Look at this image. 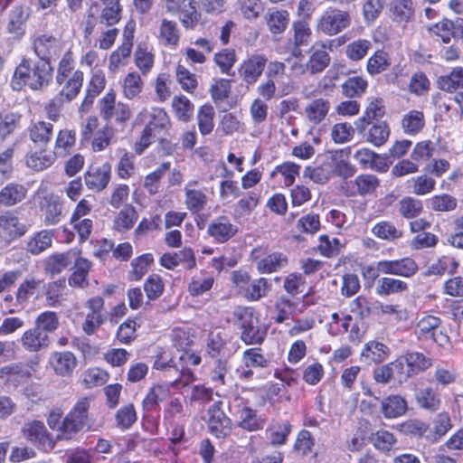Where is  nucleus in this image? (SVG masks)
I'll use <instances>...</instances> for the list:
<instances>
[{
	"label": "nucleus",
	"mask_w": 463,
	"mask_h": 463,
	"mask_svg": "<svg viewBox=\"0 0 463 463\" xmlns=\"http://www.w3.org/2000/svg\"><path fill=\"white\" fill-rule=\"evenodd\" d=\"M52 74L53 69L48 61L23 58L14 70L10 84L16 91L24 87L42 90L51 83Z\"/></svg>",
	"instance_id": "f257e3e1"
},
{
	"label": "nucleus",
	"mask_w": 463,
	"mask_h": 463,
	"mask_svg": "<svg viewBox=\"0 0 463 463\" xmlns=\"http://www.w3.org/2000/svg\"><path fill=\"white\" fill-rule=\"evenodd\" d=\"M90 405V402L87 397L80 398L74 404L61 421L59 437L71 439L77 433L91 429L93 421L89 413Z\"/></svg>",
	"instance_id": "f03ea898"
},
{
	"label": "nucleus",
	"mask_w": 463,
	"mask_h": 463,
	"mask_svg": "<svg viewBox=\"0 0 463 463\" xmlns=\"http://www.w3.org/2000/svg\"><path fill=\"white\" fill-rule=\"evenodd\" d=\"M235 324L241 330V339L246 345H260L263 343L267 330L261 328L260 320L253 311L247 307H237L233 311Z\"/></svg>",
	"instance_id": "7ed1b4c3"
},
{
	"label": "nucleus",
	"mask_w": 463,
	"mask_h": 463,
	"mask_svg": "<svg viewBox=\"0 0 463 463\" xmlns=\"http://www.w3.org/2000/svg\"><path fill=\"white\" fill-rule=\"evenodd\" d=\"M30 226L28 222L16 211L7 210L0 213V238L7 243L23 237Z\"/></svg>",
	"instance_id": "20e7f679"
},
{
	"label": "nucleus",
	"mask_w": 463,
	"mask_h": 463,
	"mask_svg": "<svg viewBox=\"0 0 463 463\" xmlns=\"http://www.w3.org/2000/svg\"><path fill=\"white\" fill-rule=\"evenodd\" d=\"M418 264L411 258H402L394 260H381L376 263V268H368L367 274L375 279L379 273L391 274L404 278H411L417 273Z\"/></svg>",
	"instance_id": "39448f33"
},
{
	"label": "nucleus",
	"mask_w": 463,
	"mask_h": 463,
	"mask_svg": "<svg viewBox=\"0 0 463 463\" xmlns=\"http://www.w3.org/2000/svg\"><path fill=\"white\" fill-rule=\"evenodd\" d=\"M170 124L168 115L162 109H153L150 114V120L145 127L139 146H142L140 150H137L141 154L143 150L156 140V137L165 136L167 128Z\"/></svg>",
	"instance_id": "423d86ee"
},
{
	"label": "nucleus",
	"mask_w": 463,
	"mask_h": 463,
	"mask_svg": "<svg viewBox=\"0 0 463 463\" xmlns=\"http://www.w3.org/2000/svg\"><path fill=\"white\" fill-rule=\"evenodd\" d=\"M99 112L103 119L109 122L111 119L118 124L124 125L131 117V110L128 105L116 103V95L111 90L108 92L99 101Z\"/></svg>",
	"instance_id": "0eeeda50"
},
{
	"label": "nucleus",
	"mask_w": 463,
	"mask_h": 463,
	"mask_svg": "<svg viewBox=\"0 0 463 463\" xmlns=\"http://www.w3.org/2000/svg\"><path fill=\"white\" fill-rule=\"evenodd\" d=\"M351 24V17L345 11L329 9L320 17L317 29L326 35H335L346 29Z\"/></svg>",
	"instance_id": "6e6552de"
},
{
	"label": "nucleus",
	"mask_w": 463,
	"mask_h": 463,
	"mask_svg": "<svg viewBox=\"0 0 463 463\" xmlns=\"http://www.w3.org/2000/svg\"><path fill=\"white\" fill-rule=\"evenodd\" d=\"M24 437L31 443L44 451L54 448L52 434L48 432L44 423L41 420L25 422L22 428Z\"/></svg>",
	"instance_id": "1a4fd4ad"
},
{
	"label": "nucleus",
	"mask_w": 463,
	"mask_h": 463,
	"mask_svg": "<svg viewBox=\"0 0 463 463\" xmlns=\"http://www.w3.org/2000/svg\"><path fill=\"white\" fill-rule=\"evenodd\" d=\"M33 49L38 60L51 63L52 59L57 58L61 51V41L52 34L37 35L33 42Z\"/></svg>",
	"instance_id": "9d476101"
},
{
	"label": "nucleus",
	"mask_w": 463,
	"mask_h": 463,
	"mask_svg": "<svg viewBox=\"0 0 463 463\" xmlns=\"http://www.w3.org/2000/svg\"><path fill=\"white\" fill-rule=\"evenodd\" d=\"M317 165L307 166L303 176L313 180L317 184L326 183L334 174V152H327L317 157Z\"/></svg>",
	"instance_id": "9b49d317"
},
{
	"label": "nucleus",
	"mask_w": 463,
	"mask_h": 463,
	"mask_svg": "<svg viewBox=\"0 0 463 463\" xmlns=\"http://www.w3.org/2000/svg\"><path fill=\"white\" fill-rule=\"evenodd\" d=\"M222 405V402H216L208 410V427L217 438H225L232 430V420L224 413Z\"/></svg>",
	"instance_id": "f8f14e48"
},
{
	"label": "nucleus",
	"mask_w": 463,
	"mask_h": 463,
	"mask_svg": "<svg viewBox=\"0 0 463 463\" xmlns=\"http://www.w3.org/2000/svg\"><path fill=\"white\" fill-rule=\"evenodd\" d=\"M380 185L379 178L371 174H362L354 181L345 182L342 188L348 196L373 194Z\"/></svg>",
	"instance_id": "ddd939ff"
},
{
	"label": "nucleus",
	"mask_w": 463,
	"mask_h": 463,
	"mask_svg": "<svg viewBox=\"0 0 463 463\" xmlns=\"http://www.w3.org/2000/svg\"><path fill=\"white\" fill-rule=\"evenodd\" d=\"M266 64L267 59L264 55H252L241 64L239 75L247 85H253L261 76Z\"/></svg>",
	"instance_id": "4468645a"
},
{
	"label": "nucleus",
	"mask_w": 463,
	"mask_h": 463,
	"mask_svg": "<svg viewBox=\"0 0 463 463\" xmlns=\"http://www.w3.org/2000/svg\"><path fill=\"white\" fill-rule=\"evenodd\" d=\"M56 152L48 147H34L26 154V165L33 171L41 172L54 164Z\"/></svg>",
	"instance_id": "2eb2a0df"
},
{
	"label": "nucleus",
	"mask_w": 463,
	"mask_h": 463,
	"mask_svg": "<svg viewBox=\"0 0 463 463\" xmlns=\"http://www.w3.org/2000/svg\"><path fill=\"white\" fill-rule=\"evenodd\" d=\"M31 15V9L27 5L15 6L9 14L7 31L15 38L20 39L25 34L26 22Z\"/></svg>",
	"instance_id": "dca6fc26"
},
{
	"label": "nucleus",
	"mask_w": 463,
	"mask_h": 463,
	"mask_svg": "<svg viewBox=\"0 0 463 463\" xmlns=\"http://www.w3.org/2000/svg\"><path fill=\"white\" fill-rule=\"evenodd\" d=\"M111 167L109 164H103L99 167L90 168L85 174L87 187L94 192H99L107 187L110 180Z\"/></svg>",
	"instance_id": "f3484780"
},
{
	"label": "nucleus",
	"mask_w": 463,
	"mask_h": 463,
	"mask_svg": "<svg viewBox=\"0 0 463 463\" xmlns=\"http://www.w3.org/2000/svg\"><path fill=\"white\" fill-rule=\"evenodd\" d=\"M44 204V223L46 225H55L59 223L63 217L62 200L54 194H46L43 197Z\"/></svg>",
	"instance_id": "a211bd4d"
},
{
	"label": "nucleus",
	"mask_w": 463,
	"mask_h": 463,
	"mask_svg": "<svg viewBox=\"0 0 463 463\" xmlns=\"http://www.w3.org/2000/svg\"><path fill=\"white\" fill-rule=\"evenodd\" d=\"M237 227L232 224L226 216H220L209 226L207 232L219 242H226L237 232Z\"/></svg>",
	"instance_id": "6ab92c4d"
},
{
	"label": "nucleus",
	"mask_w": 463,
	"mask_h": 463,
	"mask_svg": "<svg viewBox=\"0 0 463 463\" xmlns=\"http://www.w3.org/2000/svg\"><path fill=\"white\" fill-rule=\"evenodd\" d=\"M407 365V375L415 376L431 367L432 359L418 351H408L403 354Z\"/></svg>",
	"instance_id": "aec40b11"
},
{
	"label": "nucleus",
	"mask_w": 463,
	"mask_h": 463,
	"mask_svg": "<svg viewBox=\"0 0 463 463\" xmlns=\"http://www.w3.org/2000/svg\"><path fill=\"white\" fill-rule=\"evenodd\" d=\"M29 137L34 147H47L53 134V125L51 122L38 121L28 129Z\"/></svg>",
	"instance_id": "412c9836"
},
{
	"label": "nucleus",
	"mask_w": 463,
	"mask_h": 463,
	"mask_svg": "<svg viewBox=\"0 0 463 463\" xmlns=\"http://www.w3.org/2000/svg\"><path fill=\"white\" fill-rule=\"evenodd\" d=\"M21 343L24 348L29 352H38L43 348H46L50 344L49 335L44 332H41L35 326L25 331L22 337Z\"/></svg>",
	"instance_id": "4be33fe9"
},
{
	"label": "nucleus",
	"mask_w": 463,
	"mask_h": 463,
	"mask_svg": "<svg viewBox=\"0 0 463 463\" xmlns=\"http://www.w3.org/2000/svg\"><path fill=\"white\" fill-rule=\"evenodd\" d=\"M407 410V402L400 395H390L381 402V411L386 419L401 417Z\"/></svg>",
	"instance_id": "5701e85b"
},
{
	"label": "nucleus",
	"mask_w": 463,
	"mask_h": 463,
	"mask_svg": "<svg viewBox=\"0 0 463 463\" xmlns=\"http://www.w3.org/2000/svg\"><path fill=\"white\" fill-rule=\"evenodd\" d=\"M50 363L55 373L62 376L71 375L77 364L75 355L69 351L53 353Z\"/></svg>",
	"instance_id": "b1692460"
},
{
	"label": "nucleus",
	"mask_w": 463,
	"mask_h": 463,
	"mask_svg": "<svg viewBox=\"0 0 463 463\" xmlns=\"http://www.w3.org/2000/svg\"><path fill=\"white\" fill-rule=\"evenodd\" d=\"M390 16L395 23H409L414 15L412 0H391L389 4Z\"/></svg>",
	"instance_id": "393cba45"
},
{
	"label": "nucleus",
	"mask_w": 463,
	"mask_h": 463,
	"mask_svg": "<svg viewBox=\"0 0 463 463\" xmlns=\"http://www.w3.org/2000/svg\"><path fill=\"white\" fill-rule=\"evenodd\" d=\"M324 47V45L317 47V45L313 44L309 50L310 56L306 67L311 74L322 72L330 63L331 57L329 53L323 49Z\"/></svg>",
	"instance_id": "a878e982"
},
{
	"label": "nucleus",
	"mask_w": 463,
	"mask_h": 463,
	"mask_svg": "<svg viewBox=\"0 0 463 463\" xmlns=\"http://www.w3.org/2000/svg\"><path fill=\"white\" fill-rule=\"evenodd\" d=\"M368 80L360 75L348 76L341 84L342 94L348 99L361 98L367 90Z\"/></svg>",
	"instance_id": "bb28decb"
},
{
	"label": "nucleus",
	"mask_w": 463,
	"mask_h": 463,
	"mask_svg": "<svg viewBox=\"0 0 463 463\" xmlns=\"http://www.w3.org/2000/svg\"><path fill=\"white\" fill-rule=\"evenodd\" d=\"M389 354L390 348L386 345L378 341H370L364 346L361 356L367 364H379L386 360Z\"/></svg>",
	"instance_id": "cd10ccee"
},
{
	"label": "nucleus",
	"mask_w": 463,
	"mask_h": 463,
	"mask_svg": "<svg viewBox=\"0 0 463 463\" xmlns=\"http://www.w3.org/2000/svg\"><path fill=\"white\" fill-rule=\"evenodd\" d=\"M440 324V318L434 316H427L418 322L416 334L420 339H432L434 342H438L437 333L439 332L441 335L439 330Z\"/></svg>",
	"instance_id": "c85d7f7f"
},
{
	"label": "nucleus",
	"mask_w": 463,
	"mask_h": 463,
	"mask_svg": "<svg viewBox=\"0 0 463 463\" xmlns=\"http://www.w3.org/2000/svg\"><path fill=\"white\" fill-rule=\"evenodd\" d=\"M438 88L446 92H454L463 89V68L456 67L447 74L441 75L437 80Z\"/></svg>",
	"instance_id": "c756f323"
},
{
	"label": "nucleus",
	"mask_w": 463,
	"mask_h": 463,
	"mask_svg": "<svg viewBox=\"0 0 463 463\" xmlns=\"http://www.w3.org/2000/svg\"><path fill=\"white\" fill-rule=\"evenodd\" d=\"M26 196V189L19 184L9 183L0 191V204L6 207L22 202Z\"/></svg>",
	"instance_id": "7c9ffc66"
},
{
	"label": "nucleus",
	"mask_w": 463,
	"mask_h": 463,
	"mask_svg": "<svg viewBox=\"0 0 463 463\" xmlns=\"http://www.w3.org/2000/svg\"><path fill=\"white\" fill-rule=\"evenodd\" d=\"M452 428V423L449 413L440 412L438 413L432 421V429L428 431L426 435L427 439L437 442L443 436L447 434V432Z\"/></svg>",
	"instance_id": "2f4dec72"
},
{
	"label": "nucleus",
	"mask_w": 463,
	"mask_h": 463,
	"mask_svg": "<svg viewBox=\"0 0 463 463\" xmlns=\"http://www.w3.org/2000/svg\"><path fill=\"white\" fill-rule=\"evenodd\" d=\"M425 126V117L422 111L412 109L404 114L402 120V128L404 133L416 136Z\"/></svg>",
	"instance_id": "473e14b6"
},
{
	"label": "nucleus",
	"mask_w": 463,
	"mask_h": 463,
	"mask_svg": "<svg viewBox=\"0 0 463 463\" xmlns=\"http://www.w3.org/2000/svg\"><path fill=\"white\" fill-rule=\"evenodd\" d=\"M330 109V102L327 99L319 98L312 100L305 109L307 118L313 124L317 125L325 119Z\"/></svg>",
	"instance_id": "72a5a7b5"
},
{
	"label": "nucleus",
	"mask_w": 463,
	"mask_h": 463,
	"mask_svg": "<svg viewBox=\"0 0 463 463\" xmlns=\"http://www.w3.org/2000/svg\"><path fill=\"white\" fill-rule=\"evenodd\" d=\"M53 232L43 230L36 232L26 244V250L33 255H38L52 246Z\"/></svg>",
	"instance_id": "f704fd0d"
},
{
	"label": "nucleus",
	"mask_w": 463,
	"mask_h": 463,
	"mask_svg": "<svg viewBox=\"0 0 463 463\" xmlns=\"http://www.w3.org/2000/svg\"><path fill=\"white\" fill-rule=\"evenodd\" d=\"M265 420L258 415L257 411L249 407H243L239 411V426L249 431L261 430Z\"/></svg>",
	"instance_id": "c9c22d12"
},
{
	"label": "nucleus",
	"mask_w": 463,
	"mask_h": 463,
	"mask_svg": "<svg viewBox=\"0 0 463 463\" xmlns=\"http://www.w3.org/2000/svg\"><path fill=\"white\" fill-rule=\"evenodd\" d=\"M91 263L83 258H78L74 264V272L69 278V285L71 287L85 288L88 286L87 276Z\"/></svg>",
	"instance_id": "e433bc0d"
},
{
	"label": "nucleus",
	"mask_w": 463,
	"mask_h": 463,
	"mask_svg": "<svg viewBox=\"0 0 463 463\" xmlns=\"http://www.w3.org/2000/svg\"><path fill=\"white\" fill-rule=\"evenodd\" d=\"M380 296H389L408 290V284L401 279L384 277L378 280L375 288Z\"/></svg>",
	"instance_id": "4c0bfd02"
},
{
	"label": "nucleus",
	"mask_w": 463,
	"mask_h": 463,
	"mask_svg": "<svg viewBox=\"0 0 463 463\" xmlns=\"http://www.w3.org/2000/svg\"><path fill=\"white\" fill-rule=\"evenodd\" d=\"M288 264V258L280 252L269 254L258 261V269L260 273L276 272Z\"/></svg>",
	"instance_id": "58836bf2"
},
{
	"label": "nucleus",
	"mask_w": 463,
	"mask_h": 463,
	"mask_svg": "<svg viewBox=\"0 0 463 463\" xmlns=\"http://www.w3.org/2000/svg\"><path fill=\"white\" fill-rule=\"evenodd\" d=\"M423 211L422 201L411 196H405L398 203V212L405 219L418 217Z\"/></svg>",
	"instance_id": "ea45409f"
},
{
	"label": "nucleus",
	"mask_w": 463,
	"mask_h": 463,
	"mask_svg": "<svg viewBox=\"0 0 463 463\" xmlns=\"http://www.w3.org/2000/svg\"><path fill=\"white\" fill-rule=\"evenodd\" d=\"M417 404L427 411H436L440 406L439 394L430 387L421 389L415 394Z\"/></svg>",
	"instance_id": "a19ab883"
},
{
	"label": "nucleus",
	"mask_w": 463,
	"mask_h": 463,
	"mask_svg": "<svg viewBox=\"0 0 463 463\" xmlns=\"http://www.w3.org/2000/svg\"><path fill=\"white\" fill-rule=\"evenodd\" d=\"M268 27L271 33H282L288 24V13L285 10L269 12L265 16Z\"/></svg>",
	"instance_id": "79ce46f5"
},
{
	"label": "nucleus",
	"mask_w": 463,
	"mask_h": 463,
	"mask_svg": "<svg viewBox=\"0 0 463 463\" xmlns=\"http://www.w3.org/2000/svg\"><path fill=\"white\" fill-rule=\"evenodd\" d=\"M154 262L151 253H145L131 261L132 270L128 273V279L133 281L140 280L147 272L148 267Z\"/></svg>",
	"instance_id": "37998d69"
},
{
	"label": "nucleus",
	"mask_w": 463,
	"mask_h": 463,
	"mask_svg": "<svg viewBox=\"0 0 463 463\" xmlns=\"http://www.w3.org/2000/svg\"><path fill=\"white\" fill-rule=\"evenodd\" d=\"M82 82L83 72L76 71L57 96L64 99V102L71 101L80 92Z\"/></svg>",
	"instance_id": "c03bdc74"
},
{
	"label": "nucleus",
	"mask_w": 463,
	"mask_h": 463,
	"mask_svg": "<svg viewBox=\"0 0 463 463\" xmlns=\"http://www.w3.org/2000/svg\"><path fill=\"white\" fill-rule=\"evenodd\" d=\"M105 5L100 14L99 22L108 26L116 24L120 20V0H102Z\"/></svg>",
	"instance_id": "a18cd8bd"
},
{
	"label": "nucleus",
	"mask_w": 463,
	"mask_h": 463,
	"mask_svg": "<svg viewBox=\"0 0 463 463\" xmlns=\"http://www.w3.org/2000/svg\"><path fill=\"white\" fill-rule=\"evenodd\" d=\"M408 185L416 195H426L431 193L436 185V181L428 175L412 177L408 181Z\"/></svg>",
	"instance_id": "49530a36"
},
{
	"label": "nucleus",
	"mask_w": 463,
	"mask_h": 463,
	"mask_svg": "<svg viewBox=\"0 0 463 463\" xmlns=\"http://www.w3.org/2000/svg\"><path fill=\"white\" fill-rule=\"evenodd\" d=\"M396 429L404 435L426 437L429 431V424L418 419H411L398 424Z\"/></svg>",
	"instance_id": "de8ad7c7"
},
{
	"label": "nucleus",
	"mask_w": 463,
	"mask_h": 463,
	"mask_svg": "<svg viewBox=\"0 0 463 463\" xmlns=\"http://www.w3.org/2000/svg\"><path fill=\"white\" fill-rule=\"evenodd\" d=\"M167 394L168 391L165 387L162 385L153 386L143 400L142 405L144 411H155L157 408L159 402L166 399Z\"/></svg>",
	"instance_id": "09e8293b"
},
{
	"label": "nucleus",
	"mask_w": 463,
	"mask_h": 463,
	"mask_svg": "<svg viewBox=\"0 0 463 463\" xmlns=\"http://www.w3.org/2000/svg\"><path fill=\"white\" fill-rule=\"evenodd\" d=\"M71 252L53 254L46 261V270L52 275L60 274L71 265Z\"/></svg>",
	"instance_id": "8fccbe9b"
},
{
	"label": "nucleus",
	"mask_w": 463,
	"mask_h": 463,
	"mask_svg": "<svg viewBox=\"0 0 463 463\" xmlns=\"http://www.w3.org/2000/svg\"><path fill=\"white\" fill-rule=\"evenodd\" d=\"M371 441L377 449L383 452H389L397 443L394 435L383 429L372 433Z\"/></svg>",
	"instance_id": "3c124183"
},
{
	"label": "nucleus",
	"mask_w": 463,
	"mask_h": 463,
	"mask_svg": "<svg viewBox=\"0 0 463 463\" xmlns=\"http://www.w3.org/2000/svg\"><path fill=\"white\" fill-rule=\"evenodd\" d=\"M372 232L379 239L394 241L402 236V232L398 230L393 223L387 221L377 222L372 229Z\"/></svg>",
	"instance_id": "603ef678"
},
{
	"label": "nucleus",
	"mask_w": 463,
	"mask_h": 463,
	"mask_svg": "<svg viewBox=\"0 0 463 463\" xmlns=\"http://www.w3.org/2000/svg\"><path fill=\"white\" fill-rule=\"evenodd\" d=\"M75 141L76 137L74 131L61 129L57 134L52 151L56 152V156H65L68 153V149L74 146Z\"/></svg>",
	"instance_id": "864d4df0"
},
{
	"label": "nucleus",
	"mask_w": 463,
	"mask_h": 463,
	"mask_svg": "<svg viewBox=\"0 0 463 463\" xmlns=\"http://www.w3.org/2000/svg\"><path fill=\"white\" fill-rule=\"evenodd\" d=\"M391 65L387 52L377 51L367 61V72L373 76L386 71Z\"/></svg>",
	"instance_id": "5fc2aeb1"
},
{
	"label": "nucleus",
	"mask_w": 463,
	"mask_h": 463,
	"mask_svg": "<svg viewBox=\"0 0 463 463\" xmlns=\"http://www.w3.org/2000/svg\"><path fill=\"white\" fill-rule=\"evenodd\" d=\"M22 116L9 112L0 115V137L5 139L20 128Z\"/></svg>",
	"instance_id": "6e6d98bb"
},
{
	"label": "nucleus",
	"mask_w": 463,
	"mask_h": 463,
	"mask_svg": "<svg viewBox=\"0 0 463 463\" xmlns=\"http://www.w3.org/2000/svg\"><path fill=\"white\" fill-rule=\"evenodd\" d=\"M390 136V128L385 122L373 124L368 132L367 141L375 146H381L386 143Z\"/></svg>",
	"instance_id": "4d7b16f0"
},
{
	"label": "nucleus",
	"mask_w": 463,
	"mask_h": 463,
	"mask_svg": "<svg viewBox=\"0 0 463 463\" xmlns=\"http://www.w3.org/2000/svg\"><path fill=\"white\" fill-rule=\"evenodd\" d=\"M213 108L211 105H203L200 108L197 115L199 130L202 135L206 136L213 128Z\"/></svg>",
	"instance_id": "13d9d810"
},
{
	"label": "nucleus",
	"mask_w": 463,
	"mask_h": 463,
	"mask_svg": "<svg viewBox=\"0 0 463 463\" xmlns=\"http://www.w3.org/2000/svg\"><path fill=\"white\" fill-rule=\"evenodd\" d=\"M41 332H44L49 335L50 333L55 331L59 326L58 317L55 312L45 311L41 313L34 325Z\"/></svg>",
	"instance_id": "bf43d9fd"
},
{
	"label": "nucleus",
	"mask_w": 463,
	"mask_h": 463,
	"mask_svg": "<svg viewBox=\"0 0 463 463\" xmlns=\"http://www.w3.org/2000/svg\"><path fill=\"white\" fill-rule=\"evenodd\" d=\"M137 219V212L132 206L124 207L115 220V227L118 231L130 230Z\"/></svg>",
	"instance_id": "052dcab7"
},
{
	"label": "nucleus",
	"mask_w": 463,
	"mask_h": 463,
	"mask_svg": "<svg viewBox=\"0 0 463 463\" xmlns=\"http://www.w3.org/2000/svg\"><path fill=\"white\" fill-rule=\"evenodd\" d=\"M169 162L163 163L154 172L147 175L144 181V187L150 194H154L158 191V183L166 171L170 169Z\"/></svg>",
	"instance_id": "680f3d73"
},
{
	"label": "nucleus",
	"mask_w": 463,
	"mask_h": 463,
	"mask_svg": "<svg viewBox=\"0 0 463 463\" xmlns=\"http://www.w3.org/2000/svg\"><path fill=\"white\" fill-rule=\"evenodd\" d=\"M172 107L175 116L182 121H188L193 114L194 105L184 96L175 97L173 99Z\"/></svg>",
	"instance_id": "e2e57ef3"
},
{
	"label": "nucleus",
	"mask_w": 463,
	"mask_h": 463,
	"mask_svg": "<svg viewBox=\"0 0 463 463\" xmlns=\"http://www.w3.org/2000/svg\"><path fill=\"white\" fill-rule=\"evenodd\" d=\"M430 208L436 212H450L453 211L458 204L455 197L443 194L440 195H434L429 200Z\"/></svg>",
	"instance_id": "0e129e2a"
},
{
	"label": "nucleus",
	"mask_w": 463,
	"mask_h": 463,
	"mask_svg": "<svg viewBox=\"0 0 463 463\" xmlns=\"http://www.w3.org/2000/svg\"><path fill=\"white\" fill-rule=\"evenodd\" d=\"M354 134V127L347 122L336 123L331 130V137L335 143L344 144L350 141Z\"/></svg>",
	"instance_id": "69168bd1"
},
{
	"label": "nucleus",
	"mask_w": 463,
	"mask_h": 463,
	"mask_svg": "<svg viewBox=\"0 0 463 463\" xmlns=\"http://www.w3.org/2000/svg\"><path fill=\"white\" fill-rule=\"evenodd\" d=\"M290 432L291 424L288 420L273 425L270 429V443L274 446L283 445L284 443H286Z\"/></svg>",
	"instance_id": "338daca9"
},
{
	"label": "nucleus",
	"mask_w": 463,
	"mask_h": 463,
	"mask_svg": "<svg viewBox=\"0 0 463 463\" xmlns=\"http://www.w3.org/2000/svg\"><path fill=\"white\" fill-rule=\"evenodd\" d=\"M137 420V413L133 404L121 407L116 413L117 426L122 430L129 429Z\"/></svg>",
	"instance_id": "774afa93"
}]
</instances>
